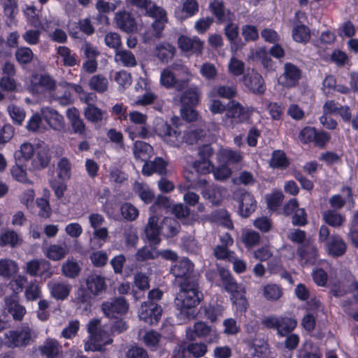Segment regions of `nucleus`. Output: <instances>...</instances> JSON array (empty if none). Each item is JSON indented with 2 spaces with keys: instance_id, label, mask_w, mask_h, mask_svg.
Masks as SVG:
<instances>
[{
  "instance_id": "62",
  "label": "nucleus",
  "mask_w": 358,
  "mask_h": 358,
  "mask_svg": "<svg viewBox=\"0 0 358 358\" xmlns=\"http://www.w3.org/2000/svg\"><path fill=\"white\" fill-rule=\"evenodd\" d=\"M250 58L261 62L265 68L268 66V51L266 47H257L255 50H252Z\"/></svg>"
},
{
  "instance_id": "26",
  "label": "nucleus",
  "mask_w": 358,
  "mask_h": 358,
  "mask_svg": "<svg viewBox=\"0 0 358 358\" xmlns=\"http://www.w3.org/2000/svg\"><path fill=\"white\" fill-rule=\"evenodd\" d=\"M166 171V163L159 157H157L153 161L145 162L142 169L143 174L148 176L153 173L164 176Z\"/></svg>"
},
{
  "instance_id": "37",
  "label": "nucleus",
  "mask_w": 358,
  "mask_h": 358,
  "mask_svg": "<svg viewBox=\"0 0 358 358\" xmlns=\"http://www.w3.org/2000/svg\"><path fill=\"white\" fill-rule=\"evenodd\" d=\"M224 193V188L214 185L208 186L202 192L203 196L215 205L220 203Z\"/></svg>"
},
{
  "instance_id": "16",
  "label": "nucleus",
  "mask_w": 358,
  "mask_h": 358,
  "mask_svg": "<svg viewBox=\"0 0 358 358\" xmlns=\"http://www.w3.org/2000/svg\"><path fill=\"white\" fill-rule=\"evenodd\" d=\"M55 87V81L48 75L35 74L31 79V89L36 93L44 90H52Z\"/></svg>"
},
{
  "instance_id": "9",
  "label": "nucleus",
  "mask_w": 358,
  "mask_h": 358,
  "mask_svg": "<svg viewBox=\"0 0 358 358\" xmlns=\"http://www.w3.org/2000/svg\"><path fill=\"white\" fill-rule=\"evenodd\" d=\"M301 73V70L297 66L291 62H287L284 65V72L278 78V82L285 87H294L299 84Z\"/></svg>"
},
{
  "instance_id": "14",
  "label": "nucleus",
  "mask_w": 358,
  "mask_h": 358,
  "mask_svg": "<svg viewBox=\"0 0 358 358\" xmlns=\"http://www.w3.org/2000/svg\"><path fill=\"white\" fill-rule=\"evenodd\" d=\"M295 319L288 317H276L270 316V329H275L280 336L291 334L296 327Z\"/></svg>"
},
{
  "instance_id": "61",
  "label": "nucleus",
  "mask_w": 358,
  "mask_h": 358,
  "mask_svg": "<svg viewBox=\"0 0 358 358\" xmlns=\"http://www.w3.org/2000/svg\"><path fill=\"white\" fill-rule=\"evenodd\" d=\"M57 168L59 170V178H60L62 180L70 178L71 171V164L67 158L63 157L60 159L57 163Z\"/></svg>"
},
{
  "instance_id": "56",
  "label": "nucleus",
  "mask_w": 358,
  "mask_h": 358,
  "mask_svg": "<svg viewBox=\"0 0 358 358\" xmlns=\"http://www.w3.org/2000/svg\"><path fill=\"white\" fill-rule=\"evenodd\" d=\"M214 178L219 181H225L232 175L231 168L227 164L221 163L220 165L213 169Z\"/></svg>"
},
{
  "instance_id": "31",
  "label": "nucleus",
  "mask_w": 358,
  "mask_h": 358,
  "mask_svg": "<svg viewBox=\"0 0 358 358\" xmlns=\"http://www.w3.org/2000/svg\"><path fill=\"white\" fill-rule=\"evenodd\" d=\"M180 229L179 222L173 218L165 217L161 222L160 231L166 238H173L176 236Z\"/></svg>"
},
{
  "instance_id": "34",
  "label": "nucleus",
  "mask_w": 358,
  "mask_h": 358,
  "mask_svg": "<svg viewBox=\"0 0 358 358\" xmlns=\"http://www.w3.org/2000/svg\"><path fill=\"white\" fill-rule=\"evenodd\" d=\"M81 270L76 259L73 257H69L62 265L61 271L63 275L69 278H75L77 277Z\"/></svg>"
},
{
  "instance_id": "52",
  "label": "nucleus",
  "mask_w": 358,
  "mask_h": 358,
  "mask_svg": "<svg viewBox=\"0 0 358 358\" xmlns=\"http://www.w3.org/2000/svg\"><path fill=\"white\" fill-rule=\"evenodd\" d=\"M223 311L224 307L216 303H210L204 308L205 317L212 322L222 317Z\"/></svg>"
},
{
  "instance_id": "58",
  "label": "nucleus",
  "mask_w": 358,
  "mask_h": 358,
  "mask_svg": "<svg viewBox=\"0 0 358 358\" xmlns=\"http://www.w3.org/2000/svg\"><path fill=\"white\" fill-rule=\"evenodd\" d=\"M323 219L327 224L332 227H339L344 221V217L333 210L325 211L323 214Z\"/></svg>"
},
{
  "instance_id": "32",
  "label": "nucleus",
  "mask_w": 358,
  "mask_h": 358,
  "mask_svg": "<svg viewBox=\"0 0 358 358\" xmlns=\"http://www.w3.org/2000/svg\"><path fill=\"white\" fill-rule=\"evenodd\" d=\"M159 218L156 215H152L149 217L148 224L145 229V236L150 241L155 244H158L160 241L159 235L160 227H158Z\"/></svg>"
},
{
  "instance_id": "6",
  "label": "nucleus",
  "mask_w": 358,
  "mask_h": 358,
  "mask_svg": "<svg viewBox=\"0 0 358 358\" xmlns=\"http://www.w3.org/2000/svg\"><path fill=\"white\" fill-rule=\"evenodd\" d=\"M296 254L303 266L315 264L319 258L318 248L310 237H308L303 245H298Z\"/></svg>"
},
{
  "instance_id": "55",
  "label": "nucleus",
  "mask_w": 358,
  "mask_h": 358,
  "mask_svg": "<svg viewBox=\"0 0 358 358\" xmlns=\"http://www.w3.org/2000/svg\"><path fill=\"white\" fill-rule=\"evenodd\" d=\"M10 174L13 179L16 181L26 184V185H32L33 181L27 177V173L25 169H24L21 166L15 165L10 168Z\"/></svg>"
},
{
  "instance_id": "10",
  "label": "nucleus",
  "mask_w": 358,
  "mask_h": 358,
  "mask_svg": "<svg viewBox=\"0 0 358 358\" xmlns=\"http://www.w3.org/2000/svg\"><path fill=\"white\" fill-rule=\"evenodd\" d=\"M162 309L153 301H147L142 303L139 310L138 317L141 320L153 325L159 320Z\"/></svg>"
},
{
  "instance_id": "46",
  "label": "nucleus",
  "mask_w": 358,
  "mask_h": 358,
  "mask_svg": "<svg viewBox=\"0 0 358 358\" xmlns=\"http://www.w3.org/2000/svg\"><path fill=\"white\" fill-rule=\"evenodd\" d=\"M108 79L103 75L98 74L93 76L89 80V86L99 93H103L108 90Z\"/></svg>"
},
{
  "instance_id": "47",
  "label": "nucleus",
  "mask_w": 358,
  "mask_h": 358,
  "mask_svg": "<svg viewBox=\"0 0 358 358\" xmlns=\"http://www.w3.org/2000/svg\"><path fill=\"white\" fill-rule=\"evenodd\" d=\"M105 112L96 107L95 105L87 106L84 109V116L90 122L97 123L101 122Z\"/></svg>"
},
{
  "instance_id": "29",
  "label": "nucleus",
  "mask_w": 358,
  "mask_h": 358,
  "mask_svg": "<svg viewBox=\"0 0 358 358\" xmlns=\"http://www.w3.org/2000/svg\"><path fill=\"white\" fill-rule=\"evenodd\" d=\"M256 208V201L254 196L248 192L241 194L238 211L242 217H248Z\"/></svg>"
},
{
  "instance_id": "42",
  "label": "nucleus",
  "mask_w": 358,
  "mask_h": 358,
  "mask_svg": "<svg viewBox=\"0 0 358 358\" xmlns=\"http://www.w3.org/2000/svg\"><path fill=\"white\" fill-rule=\"evenodd\" d=\"M211 328L203 322H198L194 324L192 329L189 328L187 331L188 339L194 341L197 338H204L210 333Z\"/></svg>"
},
{
  "instance_id": "13",
  "label": "nucleus",
  "mask_w": 358,
  "mask_h": 358,
  "mask_svg": "<svg viewBox=\"0 0 358 358\" xmlns=\"http://www.w3.org/2000/svg\"><path fill=\"white\" fill-rule=\"evenodd\" d=\"M129 305L123 297H118L102 303L101 309L108 317H115L117 315L125 314Z\"/></svg>"
},
{
  "instance_id": "53",
  "label": "nucleus",
  "mask_w": 358,
  "mask_h": 358,
  "mask_svg": "<svg viewBox=\"0 0 358 358\" xmlns=\"http://www.w3.org/2000/svg\"><path fill=\"white\" fill-rule=\"evenodd\" d=\"M139 336L145 345L150 348H155L161 339V335L155 331L139 333Z\"/></svg>"
},
{
  "instance_id": "5",
  "label": "nucleus",
  "mask_w": 358,
  "mask_h": 358,
  "mask_svg": "<svg viewBox=\"0 0 358 358\" xmlns=\"http://www.w3.org/2000/svg\"><path fill=\"white\" fill-rule=\"evenodd\" d=\"M194 264L187 258H182L171 268V273L180 283H188L194 279L199 282L198 275L194 272Z\"/></svg>"
},
{
  "instance_id": "18",
  "label": "nucleus",
  "mask_w": 358,
  "mask_h": 358,
  "mask_svg": "<svg viewBox=\"0 0 358 358\" xmlns=\"http://www.w3.org/2000/svg\"><path fill=\"white\" fill-rule=\"evenodd\" d=\"M48 287L51 296L57 300L66 299L71 290V285L64 281L52 280L48 282Z\"/></svg>"
},
{
  "instance_id": "17",
  "label": "nucleus",
  "mask_w": 358,
  "mask_h": 358,
  "mask_svg": "<svg viewBox=\"0 0 358 358\" xmlns=\"http://www.w3.org/2000/svg\"><path fill=\"white\" fill-rule=\"evenodd\" d=\"M62 346L55 338H47L43 343L38 346L41 355L45 358H57L62 352Z\"/></svg>"
},
{
  "instance_id": "25",
  "label": "nucleus",
  "mask_w": 358,
  "mask_h": 358,
  "mask_svg": "<svg viewBox=\"0 0 358 358\" xmlns=\"http://www.w3.org/2000/svg\"><path fill=\"white\" fill-rule=\"evenodd\" d=\"M176 53V48L169 43L161 42L155 48V55L162 62L168 63L171 61Z\"/></svg>"
},
{
  "instance_id": "15",
  "label": "nucleus",
  "mask_w": 358,
  "mask_h": 358,
  "mask_svg": "<svg viewBox=\"0 0 358 358\" xmlns=\"http://www.w3.org/2000/svg\"><path fill=\"white\" fill-rule=\"evenodd\" d=\"M178 44L182 51L193 55H201L203 49V41L197 36L182 35L178 38Z\"/></svg>"
},
{
  "instance_id": "30",
  "label": "nucleus",
  "mask_w": 358,
  "mask_h": 358,
  "mask_svg": "<svg viewBox=\"0 0 358 358\" xmlns=\"http://www.w3.org/2000/svg\"><path fill=\"white\" fill-rule=\"evenodd\" d=\"M114 60L118 64L125 67H134L137 65L134 55L131 51L121 47L115 51Z\"/></svg>"
},
{
  "instance_id": "48",
  "label": "nucleus",
  "mask_w": 358,
  "mask_h": 358,
  "mask_svg": "<svg viewBox=\"0 0 358 358\" xmlns=\"http://www.w3.org/2000/svg\"><path fill=\"white\" fill-rule=\"evenodd\" d=\"M241 240L248 248H252L260 242L259 234L252 230L244 229L241 236Z\"/></svg>"
},
{
  "instance_id": "12",
  "label": "nucleus",
  "mask_w": 358,
  "mask_h": 358,
  "mask_svg": "<svg viewBox=\"0 0 358 358\" xmlns=\"http://www.w3.org/2000/svg\"><path fill=\"white\" fill-rule=\"evenodd\" d=\"M31 167L34 170H42L46 168L50 161V150L44 142L36 144V152L31 159Z\"/></svg>"
},
{
  "instance_id": "22",
  "label": "nucleus",
  "mask_w": 358,
  "mask_h": 358,
  "mask_svg": "<svg viewBox=\"0 0 358 358\" xmlns=\"http://www.w3.org/2000/svg\"><path fill=\"white\" fill-rule=\"evenodd\" d=\"M70 247L65 242L52 244L45 251V255L50 260L58 262L64 259L69 253Z\"/></svg>"
},
{
  "instance_id": "64",
  "label": "nucleus",
  "mask_w": 358,
  "mask_h": 358,
  "mask_svg": "<svg viewBox=\"0 0 358 358\" xmlns=\"http://www.w3.org/2000/svg\"><path fill=\"white\" fill-rule=\"evenodd\" d=\"M113 79L123 89L128 87L131 84V76L124 70L115 72Z\"/></svg>"
},
{
  "instance_id": "59",
  "label": "nucleus",
  "mask_w": 358,
  "mask_h": 358,
  "mask_svg": "<svg viewBox=\"0 0 358 358\" xmlns=\"http://www.w3.org/2000/svg\"><path fill=\"white\" fill-rule=\"evenodd\" d=\"M57 54L62 58L64 64L68 66H73L77 62L74 55L71 53V50L66 46H59L57 48Z\"/></svg>"
},
{
  "instance_id": "3",
  "label": "nucleus",
  "mask_w": 358,
  "mask_h": 358,
  "mask_svg": "<svg viewBox=\"0 0 358 358\" xmlns=\"http://www.w3.org/2000/svg\"><path fill=\"white\" fill-rule=\"evenodd\" d=\"M38 338L37 331L27 324L3 334V343L10 349L24 350L33 344Z\"/></svg>"
},
{
  "instance_id": "28",
  "label": "nucleus",
  "mask_w": 358,
  "mask_h": 358,
  "mask_svg": "<svg viewBox=\"0 0 358 358\" xmlns=\"http://www.w3.org/2000/svg\"><path fill=\"white\" fill-rule=\"evenodd\" d=\"M328 254L334 257L343 256L347 250V245L343 239L338 236H332L327 245Z\"/></svg>"
},
{
  "instance_id": "57",
  "label": "nucleus",
  "mask_w": 358,
  "mask_h": 358,
  "mask_svg": "<svg viewBox=\"0 0 358 358\" xmlns=\"http://www.w3.org/2000/svg\"><path fill=\"white\" fill-rule=\"evenodd\" d=\"M134 188L142 201L145 203L152 202L155 194L148 185L137 182L135 184Z\"/></svg>"
},
{
  "instance_id": "54",
  "label": "nucleus",
  "mask_w": 358,
  "mask_h": 358,
  "mask_svg": "<svg viewBox=\"0 0 358 358\" xmlns=\"http://www.w3.org/2000/svg\"><path fill=\"white\" fill-rule=\"evenodd\" d=\"M158 257V251L150 246H144L138 249L135 255V258L138 262L155 259Z\"/></svg>"
},
{
  "instance_id": "35",
  "label": "nucleus",
  "mask_w": 358,
  "mask_h": 358,
  "mask_svg": "<svg viewBox=\"0 0 358 358\" xmlns=\"http://www.w3.org/2000/svg\"><path fill=\"white\" fill-rule=\"evenodd\" d=\"M243 82L245 86L253 92L262 93L265 90L262 78L257 73H252L245 76Z\"/></svg>"
},
{
  "instance_id": "51",
  "label": "nucleus",
  "mask_w": 358,
  "mask_h": 358,
  "mask_svg": "<svg viewBox=\"0 0 358 358\" xmlns=\"http://www.w3.org/2000/svg\"><path fill=\"white\" fill-rule=\"evenodd\" d=\"M206 133L201 129H189L186 130L181 137L182 142L193 145L205 136Z\"/></svg>"
},
{
  "instance_id": "40",
  "label": "nucleus",
  "mask_w": 358,
  "mask_h": 358,
  "mask_svg": "<svg viewBox=\"0 0 358 358\" xmlns=\"http://www.w3.org/2000/svg\"><path fill=\"white\" fill-rule=\"evenodd\" d=\"M210 11L215 15L220 23L227 22L230 13L225 9L222 1L213 0L209 5Z\"/></svg>"
},
{
  "instance_id": "24",
  "label": "nucleus",
  "mask_w": 358,
  "mask_h": 358,
  "mask_svg": "<svg viewBox=\"0 0 358 358\" xmlns=\"http://www.w3.org/2000/svg\"><path fill=\"white\" fill-rule=\"evenodd\" d=\"M171 69L176 75V78L178 79V84L176 85L177 90L181 91L185 89L189 81L192 79V75L189 69L181 64H174Z\"/></svg>"
},
{
  "instance_id": "21",
  "label": "nucleus",
  "mask_w": 358,
  "mask_h": 358,
  "mask_svg": "<svg viewBox=\"0 0 358 358\" xmlns=\"http://www.w3.org/2000/svg\"><path fill=\"white\" fill-rule=\"evenodd\" d=\"M117 27L127 33H131L137 30V24L135 19L126 11H119L115 17Z\"/></svg>"
},
{
  "instance_id": "7",
  "label": "nucleus",
  "mask_w": 358,
  "mask_h": 358,
  "mask_svg": "<svg viewBox=\"0 0 358 358\" xmlns=\"http://www.w3.org/2000/svg\"><path fill=\"white\" fill-rule=\"evenodd\" d=\"M156 134L165 142L174 147H179L182 143L181 133L172 129L171 126L162 120H159L155 127Z\"/></svg>"
},
{
  "instance_id": "23",
  "label": "nucleus",
  "mask_w": 358,
  "mask_h": 358,
  "mask_svg": "<svg viewBox=\"0 0 358 358\" xmlns=\"http://www.w3.org/2000/svg\"><path fill=\"white\" fill-rule=\"evenodd\" d=\"M6 309L16 321H21L27 313L26 308L17 301L16 296L5 299Z\"/></svg>"
},
{
  "instance_id": "2",
  "label": "nucleus",
  "mask_w": 358,
  "mask_h": 358,
  "mask_svg": "<svg viewBox=\"0 0 358 358\" xmlns=\"http://www.w3.org/2000/svg\"><path fill=\"white\" fill-rule=\"evenodd\" d=\"M179 287L176 306L180 309V314L183 317L194 318L196 315L194 308L200 303L203 296L199 289V282L193 279L191 282L180 283Z\"/></svg>"
},
{
  "instance_id": "38",
  "label": "nucleus",
  "mask_w": 358,
  "mask_h": 358,
  "mask_svg": "<svg viewBox=\"0 0 358 358\" xmlns=\"http://www.w3.org/2000/svg\"><path fill=\"white\" fill-rule=\"evenodd\" d=\"M289 164V159L283 150H276L273 152L270 159V167L282 170L288 168Z\"/></svg>"
},
{
  "instance_id": "45",
  "label": "nucleus",
  "mask_w": 358,
  "mask_h": 358,
  "mask_svg": "<svg viewBox=\"0 0 358 358\" xmlns=\"http://www.w3.org/2000/svg\"><path fill=\"white\" fill-rule=\"evenodd\" d=\"M220 276L223 280L225 290L232 294L234 298L236 295H239L241 287L232 278L228 271H222L220 272Z\"/></svg>"
},
{
  "instance_id": "20",
  "label": "nucleus",
  "mask_w": 358,
  "mask_h": 358,
  "mask_svg": "<svg viewBox=\"0 0 358 358\" xmlns=\"http://www.w3.org/2000/svg\"><path fill=\"white\" fill-rule=\"evenodd\" d=\"M217 161L220 163L230 164H238L243 161L242 152L233 150L231 148H221L217 154Z\"/></svg>"
},
{
  "instance_id": "36",
  "label": "nucleus",
  "mask_w": 358,
  "mask_h": 358,
  "mask_svg": "<svg viewBox=\"0 0 358 358\" xmlns=\"http://www.w3.org/2000/svg\"><path fill=\"white\" fill-rule=\"evenodd\" d=\"M133 152L136 159L145 162L152 155L153 148L150 144L138 141L134 143Z\"/></svg>"
},
{
  "instance_id": "19",
  "label": "nucleus",
  "mask_w": 358,
  "mask_h": 358,
  "mask_svg": "<svg viewBox=\"0 0 358 358\" xmlns=\"http://www.w3.org/2000/svg\"><path fill=\"white\" fill-rule=\"evenodd\" d=\"M66 117L70 122L73 133L80 136H85L86 125L83 120L80 117L78 110L75 107L68 108L66 110Z\"/></svg>"
},
{
  "instance_id": "50",
  "label": "nucleus",
  "mask_w": 358,
  "mask_h": 358,
  "mask_svg": "<svg viewBox=\"0 0 358 358\" xmlns=\"http://www.w3.org/2000/svg\"><path fill=\"white\" fill-rule=\"evenodd\" d=\"M160 83L166 88L173 87L177 90L176 85L179 81L173 71L172 69H166L161 72Z\"/></svg>"
},
{
  "instance_id": "49",
  "label": "nucleus",
  "mask_w": 358,
  "mask_h": 358,
  "mask_svg": "<svg viewBox=\"0 0 358 358\" xmlns=\"http://www.w3.org/2000/svg\"><path fill=\"white\" fill-rule=\"evenodd\" d=\"M18 270L17 263L10 259H0V275L8 278L16 273Z\"/></svg>"
},
{
  "instance_id": "33",
  "label": "nucleus",
  "mask_w": 358,
  "mask_h": 358,
  "mask_svg": "<svg viewBox=\"0 0 358 358\" xmlns=\"http://www.w3.org/2000/svg\"><path fill=\"white\" fill-rule=\"evenodd\" d=\"M43 113L46 122L55 130H60L64 127V117L56 110L46 108L43 109Z\"/></svg>"
},
{
  "instance_id": "39",
  "label": "nucleus",
  "mask_w": 358,
  "mask_h": 358,
  "mask_svg": "<svg viewBox=\"0 0 358 358\" xmlns=\"http://www.w3.org/2000/svg\"><path fill=\"white\" fill-rule=\"evenodd\" d=\"M341 192L345 194V199H343L340 194L333 195L329 199V203L332 208L341 209L345 206L346 201H353L351 187L348 186L343 187Z\"/></svg>"
},
{
  "instance_id": "43",
  "label": "nucleus",
  "mask_w": 358,
  "mask_h": 358,
  "mask_svg": "<svg viewBox=\"0 0 358 358\" xmlns=\"http://www.w3.org/2000/svg\"><path fill=\"white\" fill-rule=\"evenodd\" d=\"M22 242V238L13 230H6L0 234V245H9L15 248L21 245Z\"/></svg>"
},
{
  "instance_id": "60",
  "label": "nucleus",
  "mask_w": 358,
  "mask_h": 358,
  "mask_svg": "<svg viewBox=\"0 0 358 358\" xmlns=\"http://www.w3.org/2000/svg\"><path fill=\"white\" fill-rule=\"evenodd\" d=\"M330 60L338 67L345 66L349 62V57L345 52L335 49L330 55Z\"/></svg>"
},
{
  "instance_id": "4",
  "label": "nucleus",
  "mask_w": 358,
  "mask_h": 358,
  "mask_svg": "<svg viewBox=\"0 0 358 358\" xmlns=\"http://www.w3.org/2000/svg\"><path fill=\"white\" fill-rule=\"evenodd\" d=\"M299 139L303 144L313 143L315 146L324 148L331 139L327 131L317 130L314 127L306 126L299 131Z\"/></svg>"
},
{
  "instance_id": "63",
  "label": "nucleus",
  "mask_w": 358,
  "mask_h": 358,
  "mask_svg": "<svg viewBox=\"0 0 358 358\" xmlns=\"http://www.w3.org/2000/svg\"><path fill=\"white\" fill-rule=\"evenodd\" d=\"M286 338L285 341L282 343H280L285 350L292 352L295 350L300 343V337L298 334L291 333L285 336Z\"/></svg>"
},
{
  "instance_id": "41",
  "label": "nucleus",
  "mask_w": 358,
  "mask_h": 358,
  "mask_svg": "<svg viewBox=\"0 0 358 358\" xmlns=\"http://www.w3.org/2000/svg\"><path fill=\"white\" fill-rule=\"evenodd\" d=\"M200 92L197 87L187 89L180 97L182 106H194L199 101Z\"/></svg>"
},
{
  "instance_id": "11",
  "label": "nucleus",
  "mask_w": 358,
  "mask_h": 358,
  "mask_svg": "<svg viewBox=\"0 0 358 358\" xmlns=\"http://www.w3.org/2000/svg\"><path fill=\"white\" fill-rule=\"evenodd\" d=\"M27 272L32 275H39L45 279L50 278L53 275L50 263L45 259H32L26 264Z\"/></svg>"
},
{
  "instance_id": "44",
  "label": "nucleus",
  "mask_w": 358,
  "mask_h": 358,
  "mask_svg": "<svg viewBox=\"0 0 358 358\" xmlns=\"http://www.w3.org/2000/svg\"><path fill=\"white\" fill-rule=\"evenodd\" d=\"M292 38L297 43H307L310 39V30L305 24H299L292 29Z\"/></svg>"
},
{
  "instance_id": "8",
  "label": "nucleus",
  "mask_w": 358,
  "mask_h": 358,
  "mask_svg": "<svg viewBox=\"0 0 358 358\" xmlns=\"http://www.w3.org/2000/svg\"><path fill=\"white\" fill-rule=\"evenodd\" d=\"M250 114L247 108L235 101H230L225 115V124L234 127V123H241L249 118Z\"/></svg>"
},
{
  "instance_id": "27",
  "label": "nucleus",
  "mask_w": 358,
  "mask_h": 358,
  "mask_svg": "<svg viewBox=\"0 0 358 358\" xmlns=\"http://www.w3.org/2000/svg\"><path fill=\"white\" fill-rule=\"evenodd\" d=\"M87 289L94 295L101 294L106 289L105 278L97 274H91L86 279Z\"/></svg>"
},
{
  "instance_id": "1",
  "label": "nucleus",
  "mask_w": 358,
  "mask_h": 358,
  "mask_svg": "<svg viewBox=\"0 0 358 358\" xmlns=\"http://www.w3.org/2000/svg\"><path fill=\"white\" fill-rule=\"evenodd\" d=\"M131 1L136 3V7L145 10L146 15L155 19L151 25L143 34V42L149 43L156 39L161 38L163 36L165 25L168 22L166 10L150 0Z\"/></svg>"
}]
</instances>
